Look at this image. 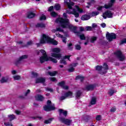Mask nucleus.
Masks as SVG:
<instances>
[{
  "label": "nucleus",
  "instance_id": "nucleus-34",
  "mask_svg": "<svg viewBox=\"0 0 126 126\" xmlns=\"http://www.w3.org/2000/svg\"><path fill=\"white\" fill-rule=\"evenodd\" d=\"M78 79H79L80 81H83L84 80V77L81 76H78L76 77V80H78Z\"/></svg>",
  "mask_w": 126,
  "mask_h": 126
},
{
  "label": "nucleus",
  "instance_id": "nucleus-16",
  "mask_svg": "<svg viewBox=\"0 0 126 126\" xmlns=\"http://www.w3.org/2000/svg\"><path fill=\"white\" fill-rule=\"evenodd\" d=\"M69 58H70V56H65L63 59H62L60 61V63H63V64H66V62H65V59H67L68 61H69Z\"/></svg>",
  "mask_w": 126,
  "mask_h": 126
},
{
  "label": "nucleus",
  "instance_id": "nucleus-24",
  "mask_svg": "<svg viewBox=\"0 0 126 126\" xmlns=\"http://www.w3.org/2000/svg\"><path fill=\"white\" fill-rule=\"evenodd\" d=\"M35 100L37 101H43V100H44V97H43L41 95L37 94L35 96Z\"/></svg>",
  "mask_w": 126,
  "mask_h": 126
},
{
  "label": "nucleus",
  "instance_id": "nucleus-48",
  "mask_svg": "<svg viewBox=\"0 0 126 126\" xmlns=\"http://www.w3.org/2000/svg\"><path fill=\"white\" fill-rule=\"evenodd\" d=\"M32 76H33V77H36V76H37V75H38L37 73H35L34 72H32Z\"/></svg>",
  "mask_w": 126,
  "mask_h": 126
},
{
  "label": "nucleus",
  "instance_id": "nucleus-1",
  "mask_svg": "<svg viewBox=\"0 0 126 126\" xmlns=\"http://www.w3.org/2000/svg\"><path fill=\"white\" fill-rule=\"evenodd\" d=\"M56 23L60 24L61 26L63 28H68L69 30L72 31L74 33H76L77 36L80 37L81 40H85L84 34H80V32H76V27H73L72 25L70 24L68 19H64L63 18H59L56 19Z\"/></svg>",
  "mask_w": 126,
  "mask_h": 126
},
{
  "label": "nucleus",
  "instance_id": "nucleus-60",
  "mask_svg": "<svg viewBox=\"0 0 126 126\" xmlns=\"http://www.w3.org/2000/svg\"><path fill=\"white\" fill-rule=\"evenodd\" d=\"M11 73H12V74H13V75L16 74V71L15 70H12V71H11Z\"/></svg>",
  "mask_w": 126,
  "mask_h": 126
},
{
  "label": "nucleus",
  "instance_id": "nucleus-10",
  "mask_svg": "<svg viewBox=\"0 0 126 126\" xmlns=\"http://www.w3.org/2000/svg\"><path fill=\"white\" fill-rule=\"evenodd\" d=\"M113 15L114 13L112 12V11H107L103 13L102 17H103L104 19H106L107 17H108V18H112Z\"/></svg>",
  "mask_w": 126,
  "mask_h": 126
},
{
  "label": "nucleus",
  "instance_id": "nucleus-57",
  "mask_svg": "<svg viewBox=\"0 0 126 126\" xmlns=\"http://www.w3.org/2000/svg\"><path fill=\"white\" fill-rule=\"evenodd\" d=\"M91 2L88 3V4L89 5H91V4H92V3H94L95 2V1L94 0H91Z\"/></svg>",
  "mask_w": 126,
  "mask_h": 126
},
{
  "label": "nucleus",
  "instance_id": "nucleus-46",
  "mask_svg": "<svg viewBox=\"0 0 126 126\" xmlns=\"http://www.w3.org/2000/svg\"><path fill=\"white\" fill-rule=\"evenodd\" d=\"M51 16H53V17H56V16H57V15H58L57 13H56L55 12H52L51 13Z\"/></svg>",
  "mask_w": 126,
  "mask_h": 126
},
{
  "label": "nucleus",
  "instance_id": "nucleus-13",
  "mask_svg": "<svg viewBox=\"0 0 126 126\" xmlns=\"http://www.w3.org/2000/svg\"><path fill=\"white\" fill-rule=\"evenodd\" d=\"M45 78H38L35 80V83H42L43 85H45Z\"/></svg>",
  "mask_w": 126,
  "mask_h": 126
},
{
  "label": "nucleus",
  "instance_id": "nucleus-25",
  "mask_svg": "<svg viewBox=\"0 0 126 126\" xmlns=\"http://www.w3.org/2000/svg\"><path fill=\"white\" fill-rule=\"evenodd\" d=\"M35 16V14L32 12H29L27 15V17L28 18H33Z\"/></svg>",
  "mask_w": 126,
  "mask_h": 126
},
{
  "label": "nucleus",
  "instance_id": "nucleus-3",
  "mask_svg": "<svg viewBox=\"0 0 126 126\" xmlns=\"http://www.w3.org/2000/svg\"><path fill=\"white\" fill-rule=\"evenodd\" d=\"M38 55L42 54V56L40 57L39 59V61L41 63H45V62H48V61H51L55 63H58V60L57 59L53 58V57H48L47 54H46V51L44 50H40L39 52H37Z\"/></svg>",
  "mask_w": 126,
  "mask_h": 126
},
{
  "label": "nucleus",
  "instance_id": "nucleus-4",
  "mask_svg": "<svg viewBox=\"0 0 126 126\" xmlns=\"http://www.w3.org/2000/svg\"><path fill=\"white\" fill-rule=\"evenodd\" d=\"M52 44L53 45H58V41L52 38H50L49 36L46 34H43L40 39V43H36L37 47H39L41 44Z\"/></svg>",
  "mask_w": 126,
  "mask_h": 126
},
{
  "label": "nucleus",
  "instance_id": "nucleus-63",
  "mask_svg": "<svg viewBox=\"0 0 126 126\" xmlns=\"http://www.w3.org/2000/svg\"><path fill=\"white\" fill-rule=\"evenodd\" d=\"M63 16H64V17L65 18H66V13H63Z\"/></svg>",
  "mask_w": 126,
  "mask_h": 126
},
{
  "label": "nucleus",
  "instance_id": "nucleus-20",
  "mask_svg": "<svg viewBox=\"0 0 126 126\" xmlns=\"http://www.w3.org/2000/svg\"><path fill=\"white\" fill-rule=\"evenodd\" d=\"M59 111L60 113V118H62V114H63L64 117H66L67 115V112L66 111H64L63 109H59Z\"/></svg>",
  "mask_w": 126,
  "mask_h": 126
},
{
  "label": "nucleus",
  "instance_id": "nucleus-28",
  "mask_svg": "<svg viewBox=\"0 0 126 126\" xmlns=\"http://www.w3.org/2000/svg\"><path fill=\"white\" fill-rule=\"evenodd\" d=\"M8 118L10 121H13L15 119V116L13 114L8 115Z\"/></svg>",
  "mask_w": 126,
  "mask_h": 126
},
{
  "label": "nucleus",
  "instance_id": "nucleus-51",
  "mask_svg": "<svg viewBox=\"0 0 126 126\" xmlns=\"http://www.w3.org/2000/svg\"><path fill=\"white\" fill-rule=\"evenodd\" d=\"M32 44H33V41H30L27 43L28 46H30V45H32Z\"/></svg>",
  "mask_w": 126,
  "mask_h": 126
},
{
  "label": "nucleus",
  "instance_id": "nucleus-19",
  "mask_svg": "<svg viewBox=\"0 0 126 126\" xmlns=\"http://www.w3.org/2000/svg\"><path fill=\"white\" fill-rule=\"evenodd\" d=\"M97 102V99L96 97L94 96L91 98L90 103L89 104V106H91V105H95Z\"/></svg>",
  "mask_w": 126,
  "mask_h": 126
},
{
  "label": "nucleus",
  "instance_id": "nucleus-42",
  "mask_svg": "<svg viewBox=\"0 0 126 126\" xmlns=\"http://www.w3.org/2000/svg\"><path fill=\"white\" fill-rule=\"evenodd\" d=\"M46 18H47L46 17V16H45L44 15H42L40 17V20H46Z\"/></svg>",
  "mask_w": 126,
  "mask_h": 126
},
{
  "label": "nucleus",
  "instance_id": "nucleus-2",
  "mask_svg": "<svg viewBox=\"0 0 126 126\" xmlns=\"http://www.w3.org/2000/svg\"><path fill=\"white\" fill-rule=\"evenodd\" d=\"M64 3L67 5L68 9L66 10V13L68 14H73L76 18L79 17V13L76 11L75 9H72V6L74 5L73 2L70 0H64Z\"/></svg>",
  "mask_w": 126,
  "mask_h": 126
},
{
  "label": "nucleus",
  "instance_id": "nucleus-23",
  "mask_svg": "<svg viewBox=\"0 0 126 126\" xmlns=\"http://www.w3.org/2000/svg\"><path fill=\"white\" fill-rule=\"evenodd\" d=\"M90 18H91L90 15H84L81 17V20L85 21V20H89Z\"/></svg>",
  "mask_w": 126,
  "mask_h": 126
},
{
  "label": "nucleus",
  "instance_id": "nucleus-26",
  "mask_svg": "<svg viewBox=\"0 0 126 126\" xmlns=\"http://www.w3.org/2000/svg\"><path fill=\"white\" fill-rule=\"evenodd\" d=\"M28 58V56L27 55H23L21 57H20L19 61H18V63H19V62H21V61H23V60L25 59H27Z\"/></svg>",
  "mask_w": 126,
  "mask_h": 126
},
{
  "label": "nucleus",
  "instance_id": "nucleus-56",
  "mask_svg": "<svg viewBox=\"0 0 126 126\" xmlns=\"http://www.w3.org/2000/svg\"><path fill=\"white\" fill-rule=\"evenodd\" d=\"M53 9H54V6H50L48 9V11H52Z\"/></svg>",
  "mask_w": 126,
  "mask_h": 126
},
{
  "label": "nucleus",
  "instance_id": "nucleus-45",
  "mask_svg": "<svg viewBox=\"0 0 126 126\" xmlns=\"http://www.w3.org/2000/svg\"><path fill=\"white\" fill-rule=\"evenodd\" d=\"M68 50H70V51H71V50H72V44L69 43V44L68 45Z\"/></svg>",
  "mask_w": 126,
  "mask_h": 126
},
{
  "label": "nucleus",
  "instance_id": "nucleus-8",
  "mask_svg": "<svg viewBox=\"0 0 126 126\" xmlns=\"http://www.w3.org/2000/svg\"><path fill=\"white\" fill-rule=\"evenodd\" d=\"M66 98H72V92L69 91L65 93L63 95L60 97V100L63 101V100H64V99H66Z\"/></svg>",
  "mask_w": 126,
  "mask_h": 126
},
{
  "label": "nucleus",
  "instance_id": "nucleus-41",
  "mask_svg": "<svg viewBox=\"0 0 126 126\" xmlns=\"http://www.w3.org/2000/svg\"><path fill=\"white\" fill-rule=\"evenodd\" d=\"M101 119H102V116H101V115L96 116V117L95 118V120L96 121H101Z\"/></svg>",
  "mask_w": 126,
  "mask_h": 126
},
{
  "label": "nucleus",
  "instance_id": "nucleus-59",
  "mask_svg": "<svg viewBox=\"0 0 126 126\" xmlns=\"http://www.w3.org/2000/svg\"><path fill=\"white\" fill-rule=\"evenodd\" d=\"M79 29H80V31H81V32L82 31H84V28H83V27H80Z\"/></svg>",
  "mask_w": 126,
  "mask_h": 126
},
{
  "label": "nucleus",
  "instance_id": "nucleus-15",
  "mask_svg": "<svg viewBox=\"0 0 126 126\" xmlns=\"http://www.w3.org/2000/svg\"><path fill=\"white\" fill-rule=\"evenodd\" d=\"M9 80V78L8 76L5 77H2L0 80V83H6V82H7Z\"/></svg>",
  "mask_w": 126,
  "mask_h": 126
},
{
  "label": "nucleus",
  "instance_id": "nucleus-11",
  "mask_svg": "<svg viewBox=\"0 0 126 126\" xmlns=\"http://www.w3.org/2000/svg\"><path fill=\"white\" fill-rule=\"evenodd\" d=\"M59 121L62 123L64 124V125H66V126H70V124H71L72 121L69 119H65L63 117H59Z\"/></svg>",
  "mask_w": 126,
  "mask_h": 126
},
{
  "label": "nucleus",
  "instance_id": "nucleus-5",
  "mask_svg": "<svg viewBox=\"0 0 126 126\" xmlns=\"http://www.w3.org/2000/svg\"><path fill=\"white\" fill-rule=\"evenodd\" d=\"M51 56L53 57V58H55L57 60H60L62 58V54H58L61 52V49L59 48H54L51 49Z\"/></svg>",
  "mask_w": 126,
  "mask_h": 126
},
{
  "label": "nucleus",
  "instance_id": "nucleus-22",
  "mask_svg": "<svg viewBox=\"0 0 126 126\" xmlns=\"http://www.w3.org/2000/svg\"><path fill=\"white\" fill-rule=\"evenodd\" d=\"M56 36L57 37H59V38H62V41L63 43H64V44L66 43V37H63V35L61 34H59V33H56Z\"/></svg>",
  "mask_w": 126,
  "mask_h": 126
},
{
  "label": "nucleus",
  "instance_id": "nucleus-49",
  "mask_svg": "<svg viewBox=\"0 0 126 126\" xmlns=\"http://www.w3.org/2000/svg\"><path fill=\"white\" fill-rule=\"evenodd\" d=\"M4 125H5V126H12V124H11V123H9L8 122L5 123Z\"/></svg>",
  "mask_w": 126,
  "mask_h": 126
},
{
  "label": "nucleus",
  "instance_id": "nucleus-31",
  "mask_svg": "<svg viewBox=\"0 0 126 126\" xmlns=\"http://www.w3.org/2000/svg\"><path fill=\"white\" fill-rule=\"evenodd\" d=\"M75 7L77 11L79 12V13H83V10L82 9H80V8H79V7L77 5H76Z\"/></svg>",
  "mask_w": 126,
  "mask_h": 126
},
{
  "label": "nucleus",
  "instance_id": "nucleus-64",
  "mask_svg": "<svg viewBox=\"0 0 126 126\" xmlns=\"http://www.w3.org/2000/svg\"><path fill=\"white\" fill-rule=\"evenodd\" d=\"M88 44V41H87L86 42L84 43V45H85V46H86V45Z\"/></svg>",
  "mask_w": 126,
  "mask_h": 126
},
{
  "label": "nucleus",
  "instance_id": "nucleus-40",
  "mask_svg": "<svg viewBox=\"0 0 126 126\" xmlns=\"http://www.w3.org/2000/svg\"><path fill=\"white\" fill-rule=\"evenodd\" d=\"M114 93H116V91L111 90L109 91V94L110 95V96H112V95L114 94Z\"/></svg>",
  "mask_w": 126,
  "mask_h": 126
},
{
  "label": "nucleus",
  "instance_id": "nucleus-17",
  "mask_svg": "<svg viewBox=\"0 0 126 126\" xmlns=\"http://www.w3.org/2000/svg\"><path fill=\"white\" fill-rule=\"evenodd\" d=\"M78 63H73L72 64H71V67L68 69L69 72H72L73 71H74V68L76 65H78Z\"/></svg>",
  "mask_w": 126,
  "mask_h": 126
},
{
  "label": "nucleus",
  "instance_id": "nucleus-14",
  "mask_svg": "<svg viewBox=\"0 0 126 126\" xmlns=\"http://www.w3.org/2000/svg\"><path fill=\"white\" fill-rule=\"evenodd\" d=\"M115 1H116V0H110L108 4L104 5L105 8L107 9L108 8H109V7L113 6V5H114V3H115Z\"/></svg>",
  "mask_w": 126,
  "mask_h": 126
},
{
  "label": "nucleus",
  "instance_id": "nucleus-44",
  "mask_svg": "<svg viewBox=\"0 0 126 126\" xmlns=\"http://www.w3.org/2000/svg\"><path fill=\"white\" fill-rule=\"evenodd\" d=\"M50 80L51 81H53V82H57V81H58L57 80V79H56V78H55V77H51V78H50Z\"/></svg>",
  "mask_w": 126,
  "mask_h": 126
},
{
  "label": "nucleus",
  "instance_id": "nucleus-30",
  "mask_svg": "<svg viewBox=\"0 0 126 126\" xmlns=\"http://www.w3.org/2000/svg\"><path fill=\"white\" fill-rule=\"evenodd\" d=\"M57 31H58V32H63V29H61L60 28H57L56 30H53L52 31L53 33H56V32Z\"/></svg>",
  "mask_w": 126,
  "mask_h": 126
},
{
  "label": "nucleus",
  "instance_id": "nucleus-27",
  "mask_svg": "<svg viewBox=\"0 0 126 126\" xmlns=\"http://www.w3.org/2000/svg\"><path fill=\"white\" fill-rule=\"evenodd\" d=\"M57 73H58L57 71H54L53 72H48V74H49V75L50 76H55Z\"/></svg>",
  "mask_w": 126,
  "mask_h": 126
},
{
  "label": "nucleus",
  "instance_id": "nucleus-61",
  "mask_svg": "<svg viewBox=\"0 0 126 126\" xmlns=\"http://www.w3.org/2000/svg\"><path fill=\"white\" fill-rule=\"evenodd\" d=\"M15 113H16V114H17V115H20V111H18V110H16V111H15Z\"/></svg>",
  "mask_w": 126,
  "mask_h": 126
},
{
  "label": "nucleus",
  "instance_id": "nucleus-37",
  "mask_svg": "<svg viewBox=\"0 0 126 126\" xmlns=\"http://www.w3.org/2000/svg\"><path fill=\"white\" fill-rule=\"evenodd\" d=\"M96 40H97V37L95 36H93L91 38V42L93 43L95 41H96Z\"/></svg>",
  "mask_w": 126,
  "mask_h": 126
},
{
  "label": "nucleus",
  "instance_id": "nucleus-33",
  "mask_svg": "<svg viewBox=\"0 0 126 126\" xmlns=\"http://www.w3.org/2000/svg\"><path fill=\"white\" fill-rule=\"evenodd\" d=\"M54 9L56 10H60V9H61V5L59 4H56L54 6Z\"/></svg>",
  "mask_w": 126,
  "mask_h": 126
},
{
  "label": "nucleus",
  "instance_id": "nucleus-62",
  "mask_svg": "<svg viewBox=\"0 0 126 126\" xmlns=\"http://www.w3.org/2000/svg\"><path fill=\"white\" fill-rule=\"evenodd\" d=\"M36 92H37V93H41V90L40 89L37 90Z\"/></svg>",
  "mask_w": 126,
  "mask_h": 126
},
{
  "label": "nucleus",
  "instance_id": "nucleus-18",
  "mask_svg": "<svg viewBox=\"0 0 126 126\" xmlns=\"http://www.w3.org/2000/svg\"><path fill=\"white\" fill-rule=\"evenodd\" d=\"M95 88V86L94 85H89L86 86L85 89V90L86 91H89V90H93V89Z\"/></svg>",
  "mask_w": 126,
  "mask_h": 126
},
{
  "label": "nucleus",
  "instance_id": "nucleus-58",
  "mask_svg": "<svg viewBox=\"0 0 126 126\" xmlns=\"http://www.w3.org/2000/svg\"><path fill=\"white\" fill-rule=\"evenodd\" d=\"M92 26L93 28H96V27H97V25H96V24H93Z\"/></svg>",
  "mask_w": 126,
  "mask_h": 126
},
{
  "label": "nucleus",
  "instance_id": "nucleus-7",
  "mask_svg": "<svg viewBox=\"0 0 126 126\" xmlns=\"http://www.w3.org/2000/svg\"><path fill=\"white\" fill-rule=\"evenodd\" d=\"M44 110L46 112H50L53 110H55V104L52 103V101L50 100L47 101V105L44 106Z\"/></svg>",
  "mask_w": 126,
  "mask_h": 126
},
{
  "label": "nucleus",
  "instance_id": "nucleus-43",
  "mask_svg": "<svg viewBox=\"0 0 126 126\" xmlns=\"http://www.w3.org/2000/svg\"><path fill=\"white\" fill-rule=\"evenodd\" d=\"M75 49L76 50H80V49H81V46H80V45H78V44H76L75 46Z\"/></svg>",
  "mask_w": 126,
  "mask_h": 126
},
{
  "label": "nucleus",
  "instance_id": "nucleus-36",
  "mask_svg": "<svg viewBox=\"0 0 126 126\" xmlns=\"http://www.w3.org/2000/svg\"><path fill=\"white\" fill-rule=\"evenodd\" d=\"M103 8H105V6H98L96 9L98 11H102Z\"/></svg>",
  "mask_w": 126,
  "mask_h": 126
},
{
  "label": "nucleus",
  "instance_id": "nucleus-29",
  "mask_svg": "<svg viewBox=\"0 0 126 126\" xmlns=\"http://www.w3.org/2000/svg\"><path fill=\"white\" fill-rule=\"evenodd\" d=\"M13 78L14 80H20L21 79V76L18 75H14L13 76Z\"/></svg>",
  "mask_w": 126,
  "mask_h": 126
},
{
  "label": "nucleus",
  "instance_id": "nucleus-39",
  "mask_svg": "<svg viewBox=\"0 0 126 126\" xmlns=\"http://www.w3.org/2000/svg\"><path fill=\"white\" fill-rule=\"evenodd\" d=\"M53 120H54V118H50L47 120H45L44 123L45 124H51L52 121H53Z\"/></svg>",
  "mask_w": 126,
  "mask_h": 126
},
{
  "label": "nucleus",
  "instance_id": "nucleus-54",
  "mask_svg": "<svg viewBox=\"0 0 126 126\" xmlns=\"http://www.w3.org/2000/svg\"><path fill=\"white\" fill-rule=\"evenodd\" d=\"M30 93V90H28L26 93L25 94V96H27L28 94Z\"/></svg>",
  "mask_w": 126,
  "mask_h": 126
},
{
  "label": "nucleus",
  "instance_id": "nucleus-6",
  "mask_svg": "<svg viewBox=\"0 0 126 126\" xmlns=\"http://www.w3.org/2000/svg\"><path fill=\"white\" fill-rule=\"evenodd\" d=\"M96 69L98 71H99L100 74H105V73H107V70L109 69V68L108 67V65L106 63H104L103 66L102 65L96 66Z\"/></svg>",
  "mask_w": 126,
  "mask_h": 126
},
{
  "label": "nucleus",
  "instance_id": "nucleus-55",
  "mask_svg": "<svg viewBox=\"0 0 126 126\" xmlns=\"http://www.w3.org/2000/svg\"><path fill=\"white\" fill-rule=\"evenodd\" d=\"M47 91H49V92H53V89L51 88H46Z\"/></svg>",
  "mask_w": 126,
  "mask_h": 126
},
{
  "label": "nucleus",
  "instance_id": "nucleus-21",
  "mask_svg": "<svg viewBox=\"0 0 126 126\" xmlns=\"http://www.w3.org/2000/svg\"><path fill=\"white\" fill-rule=\"evenodd\" d=\"M59 86H61L63 88V89H64L65 90H66L68 89V87L67 86H65L64 85V82H61L59 83Z\"/></svg>",
  "mask_w": 126,
  "mask_h": 126
},
{
  "label": "nucleus",
  "instance_id": "nucleus-9",
  "mask_svg": "<svg viewBox=\"0 0 126 126\" xmlns=\"http://www.w3.org/2000/svg\"><path fill=\"white\" fill-rule=\"evenodd\" d=\"M115 54L120 62H123V61H124L125 59H126L125 55L123 54L122 52L120 50L117 51Z\"/></svg>",
  "mask_w": 126,
  "mask_h": 126
},
{
  "label": "nucleus",
  "instance_id": "nucleus-53",
  "mask_svg": "<svg viewBox=\"0 0 126 126\" xmlns=\"http://www.w3.org/2000/svg\"><path fill=\"white\" fill-rule=\"evenodd\" d=\"M100 26H101V27H102V28H105V27H106V24H105V23H103L102 24H101Z\"/></svg>",
  "mask_w": 126,
  "mask_h": 126
},
{
  "label": "nucleus",
  "instance_id": "nucleus-32",
  "mask_svg": "<svg viewBox=\"0 0 126 126\" xmlns=\"http://www.w3.org/2000/svg\"><path fill=\"white\" fill-rule=\"evenodd\" d=\"M81 94H82V92H81V91H77L76 94V97L77 98H79Z\"/></svg>",
  "mask_w": 126,
  "mask_h": 126
},
{
  "label": "nucleus",
  "instance_id": "nucleus-50",
  "mask_svg": "<svg viewBox=\"0 0 126 126\" xmlns=\"http://www.w3.org/2000/svg\"><path fill=\"white\" fill-rule=\"evenodd\" d=\"M110 112H111L112 113H114V112H116V108H115V107H112V108L110 109Z\"/></svg>",
  "mask_w": 126,
  "mask_h": 126
},
{
  "label": "nucleus",
  "instance_id": "nucleus-35",
  "mask_svg": "<svg viewBox=\"0 0 126 126\" xmlns=\"http://www.w3.org/2000/svg\"><path fill=\"white\" fill-rule=\"evenodd\" d=\"M36 27L44 28V27H45V25L43 23H38L36 25Z\"/></svg>",
  "mask_w": 126,
  "mask_h": 126
},
{
  "label": "nucleus",
  "instance_id": "nucleus-47",
  "mask_svg": "<svg viewBox=\"0 0 126 126\" xmlns=\"http://www.w3.org/2000/svg\"><path fill=\"white\" fill-rule=\"evenodd\" d=\"M86 30L87 31H91V30H92V27H90V26L86 27Z\"/></svg>",
  "mask_w": 126,
  "mask_h": 126
},
{
  "label": "nucleus",
  "instance_id": "nucleus-12",
  "mask_svg": "<svg viewBox=\"0 0 126 126\" xmlns=\"http://www.w3.org/2000/svg\"><path fill=\"white\" fill-rule=\"evenodd\" d=\"M106 37L108 41H112L113 39H116V35L114 33H109L106 35Z\"/></svg>",
  "mask_w": 126,
  "mask_h": 126
},
{
  "label": "nucleus",
  "instance_id": "nucleus-38",
  "mask_svg": "<svg viewBox=\"0 0 126 126\" xmlns=\"http://www.w3.org/2000/svg\"><path fill=\"white\" fill-rule=\"evenodd\" d=\"M99 12H98V11H94V12H93L92 13H91V15L92 16H96V15H98V14H99Z\"/></svg>",
  "mask_w": 126,
  "mask_h": 126
},
{
  "label": "nucleus",
  "instance_id": "nucleus-52",
  "mask_svg": "<svg viewBox=\"0 0 126 126\" xmlns=\"http://www.w3.org/2000/svg\"><path fill=\"white\" fill-rule=\"evenodd\" d=\"M125 43H126V38L124 39L121 41V44H125Z\"/></svg>",
  "mask_w": 126,
  "mask_h": 126
}]
</instances>
